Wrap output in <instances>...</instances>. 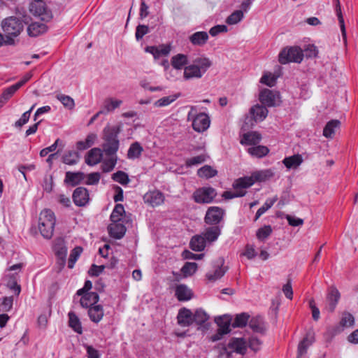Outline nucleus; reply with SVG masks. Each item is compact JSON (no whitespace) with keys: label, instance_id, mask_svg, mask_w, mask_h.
<instances>
[{"label":"nucleus","instance_id":"nucleus-39","mask_svg":"<svg viewBox=\"0 0 358 358\" xmlns=\"http://www.w3.org/2000/svg\"><path fill=\"white\" fill-rule=\"evenodd\" d=\"M278 200V196H275L272 199H268L262 207H260L255 215V221H257L264 213L271 208L275 201Z\"/></svg>","mask_w":358,"mask_h":358},{"label":"nucleus","instance_id":"nucleus-42","mask_svg":"<svg viewBox=\"0 0 358 358\" xmlns=\"http://www.w3.org/2000/svg\"><path fill=\"white\" fill-rule=\"evenodd\" d=\"M187 63V57L182 54H178L171 59V64L176 69H181Z\"/></svg>","mask_w":358,"mask_h":358},{"label":"nucleus","instance_id":"nucleus-30","mask_svg":"<svg viewBox=\"0 0 358 358\" xmlns=\"http://www.w3.org/2000/svg\"><path fill=\"white\" fill-rule=\"evenodd\" d=\"M46 30L47 26L45 24L37 22H32L27 28L28 34L34 37L45 32Z\"/></svg>","mask_w":358,"mask_h":358},{"label":"nucleus","instance_id":"nucleus-4","mask_svg":"<svg viewBox=\"0 0 358 358\" xmlns=\"http://www.w3.org/2000/svg\"><path fill=\"white\" fill-rule=\"evenodd\" d=\"M303 58V53L299 47H287L282 49L278 56V61L282 64L289 62L300 63Z\"/></svg>","mask_w":358,"mask_h":358},{"label":"nucleus","instance_id":"nucleus-62","mask_svg":"<svg viewBox=\"0 0 358 358\" xmlns=\"http://www.w3.org/2000/svg\"><path fill=\"white\" fill-rule=\"evenodd\" d=\"M149 31V28L146 25L139 24L136 27V38L138 41L141 39Z\"/></svg>","mask_w":358,"mask_h":358},{"label":"nucleus","instance_id":"nucleus-43","mask_svg":"<svg viewBox=\"0 0 358 358\" xmlns=\"http://www.w3.org/2000/svg\"><path fill=\"white\" fill-rule=\"evenodd\" d=\"M250 315L246 313H242L236 315L234 322L232 323L233 327H243L246 326L248 322Z\"/></svg>","mask_w":358,"mask_h":358},{"label":"nucleus","instance_id":"nucleus-2","mask_svg":"<svg viewBox=\"0 0 358 358\" xmlns=\"http://www.w3.org/2000/svg\"><path fill=\"white\" fill-rule=\"evenodd\" d=\"M55 222V217L52 210L45 209L41 212L38 229L44 238L49 239L52 236Z\"/></svg>","mask_w":358,"mask_h":358},{"label":"nucleus","instance_id":"nucleus-15","mask_svg":"<svg viewBox=\"0 0 358 358\" xmlns=\"http://www.w3.org/2000/svg\"><path fill=\"white\" fill-rule=\"evenodd\" d=\"M175 296L179 301H187L193 298L194 293L186 285L180 284L175 288Z\"/></svg>","mask_w":358,"mask_h":358},{"label":"nucleus","instance_id":"nucleus-1","mask_svg":"<svg viewBox=\"0 0 358 358\" xmlns=\"http://www.w3.org/2000/svg\"><path fill=\"white\" fill-rule=\"evenodd\" d=\"M274 176V173L271 169H266L253 172L249 177L240 178L236 180L233 183L234 188H248L255 182H263Z\"/></svg>","mask_w":358,"mask_h":358},{"label":"nucleus","instance_id":"nucleus-51","mask_svg":"<svg viewBox=\"0 0 358 358\" xmlns=\"http://www.w3.org/2000/svg\"><path fill=\"white\" fill-rule=\"evenodd\" d=\"M243 18L242 10H235L227 18V23L229 24H235L239 22Z\"/></svg>","mask_w":358,"mask_h":358},{"label":"nucleus","instance_id":"nucleus-6","mask_svg":"<svg viewBox=\"0 0 358 358\" xmlns=\"http://www.w3.org/2000/svg\"><path fill=\"white\" fill-rule=\"evenodd\" d=\"M247 343L243 338H231L227 345L222 348V354H225L227 358H231L232 353L236 352L244 355L247 352Z\"/></svg>","mask_w":358,"mask_h":358},{"label":"nucleus","instance_id":"nucleus-10","mask_svg":"<svg viewBox=\"0 0 358 358\" xmlns=\"http://www.w3.org/2000/svg\"><path fill=\"white\" fill-rule=\"evenodd\" d=\"M224 210L218 206L209 207L204 217L205 222L208 224L217 226L223 219Z\"/></svg>","mask_w":358,"mask_h":358},{"label":"nucleus","instance_id":"nucleus-41","mask_svg":"<svg viewBox=\"0 0 358 358\" xmlns=\"http://www.w3.org/2000/svg\"><path fill=\"white\" fill-rule=\"evenodd\" d=\"M233 188L235 189L234 192L231 191H225L222 194V197L224 199H231L236 197H241L245 195L246 191L245 190V188L240 187V188Z\"/></svg>","mask_w":358,"mask_h":358},{"label":"nucleus","instance_id":"nucleus-17","mask_svg":"<svg viewBox=\"0 0 358 358\" xmlns=\"http://www.w3.org/2000/svg\"><path fill=\"white\" fill-rule=\"evenodd\" d=\"M108 229L110 236L116 239L122 238L126 232L125 226L120 222H112L108 225Z\"/></svg>","mask_w":358,"mask_h":358},{"label":"nucleus","instance_id":"nucleus-8","mask_svg":"<svg viewBox=\"0 0 358 358\" xmlns=\"http://www.w3.org/2000/svg\"><path fill=\"white\" fill-rule=\"evenodd\" d=\"M259 99L266 107H275L281 102L280 93L268 89H264L260 92Z\"/></svg>","mask_w":358,"mask_h":358},{"label":"nucleus","instance_id":"nucleus-36","mask_svg":"<svg viewBox=\"0 0 358 358\" xmlns=\"http://www.w3.org/2000/svg\"><path fill=\"white\" fill-rule=\"evenodd\" d=\"M269 152L268 148L264 145H257L250 147L248 149V152L253 157L258 158L266 156Z\"/></svg>","mask_w":358,"mask_h":358},{"label":"nucleus","instance_id":"nucleus-54","mask_svg":"<svg viewBox=\"0 0 358 358\" xmlns=\"http://www.w3.org/2000/svg\"><path fill=\"white\" fill-rule=\"evenodd\" d=\"M57 99L61 101V103L69 108H73L74 107V101L69 96L64 94H57Z\"/></svg>","mask_w":358,"mask_h":358},{"label":"nucleus","instance_id":"nucleus-22","mask_svg":"<svg viewBox=\"0 0 358 358\" xmlns=\"http://www.w3.org/2000/svg\"><path fill=\"white\" fill-rule=\"evenodd\" d=\"M122 125L119 124L113 127H106L103 130V139L104 141H110L113 140H118L117 136L119 133L121 131Z\"/></svg>","mask_w":358,"mask_h":358},{"label":"nucleus","instance_id":"nucleus-33","mask_svg":"<svg viewBox=\"0 0 358 358\" xmlns=\"http://www.w3.org/2000/svg\"><path fill=\"white\" fill-rule=\"evenodd\" d=\"M143 151V147L138 142L133 143L127 152V157L130 159H138L141 157Z\"/></svg>","mask_w":358,"mask_h":358},{"label":"nucleus","instance_id":"nucleus-19","mask_svg":"<svg viewBox=\"0 0 358 358\" xmlns=\"http://www.w3.org/2000/svg\"><path fill=\"white\" fill-rule=\"evenodd\" d=\"M262 140V136L257 131H250L243 134L240 141L241 144L247 145H257Z\"/></svg>","mask_w":358,"mask_h":358},{"label":"nucleus","instance_id":"nucleus-18","mask_svg":"<svg viewBox=\"0 0 358 358\" xmlns=\"http://www.w3.org/2000/svg\"><path fill=\"white\" fill-rule=\"evenodd\" d=\"M102 157V150L100 148H94L91 149L86 155L85 163L89 166H94L99 164Z\"/></svg>","mask_w":358,"mask_h":358},{"label":"nucleus","instance_id":"nucleus-7","mask_svg":"<svg viewBox=\"0 0 358 358\" xmlns=\"http://www.w3.org/2000/svg\"><path fill=\"white\" fill-rule=\"evenodd\" d=\"M228 268V266H224V259L222 257L217 258L212 264V271L206 273V280L209 282H215L224 275Z\"/></svg>","mask_w":358,"mask_h":358},{"label":"nucleus","instance_id":"nucleus-50","mask_svg":"<svg viewBox=\"0 0 358 358\" xmlns=\"http://www.w3.org/2000/svg\"><path fill=\"white\" fill-rule=\"evenodd\" d=\"M272 231L273 229L270 225H265L257 231L256 236L259 240L264 241L272 234Z\"/></svg>","mask_w":358,"mask_h":358},{"label":"nucleus","instance_id":"nucleus-57","mask_svg":"<svg viewBox=\"0 0 358 358\" xmlns=\"http://www.w3.org/2000/svg\"><path fill=\"white\" fill-rule=\"evenodd\" d=\"M217 171L215 168L209 165H203V177L208 179L217 175Z\"/></svg>","mask_w":358,"mask_h":358},{"label":"nucleus","instance_id":"nucleus-37","mask_svg":"<svg viewBox=\"0 0 358 358\" xmlns=\"http://www.w3.org/2000/svg\"><path fill=\"white\" fill-rule=\"evenodd\" d=\"M217 194V191L213 187H203V203H212Z\"/></svg>","mask_w":358,"mask_h":358},{"label":"nucleus","instance_id":"nucleus-28","mask_svg":"<svg viewBox=\"0 0 358 358\" xmlns=\"http://www.w3.org/2000/svg\"><path fill=\"white\" fill-rule=\"evenodd\" d=\"M88 315L90 320L98 323L103 317V310L101 305H94L89 308Z\"/></svg>","mask_w":358,"mask_h":358},{"label":"nucleus","instance_id":"nucleus-25","mask_svg":"<svg viewBox=\"0 0 358 358\" xmlns=\"http://www.w3.org/2000/svg\"><path fill=\"white\" fill-rule=\"evenodd\" d=\"M53 250L57 257L62 262V264H64L67 248L65 246L64 241L62 239L57 240L54 245Z\"/></svg>","mask_w":358,"mask_h":358},{"label":"nucleus","instance_id":"nucleus-38","mask_svg":"<svg viewBox=\"0 0 358 358\" xmlns=\"http://www.w3.org/2000/svg\"><path fill=\"white\" fill-rule=\"evenodd\" d=\"M80 159L78 152L73 150L66 152L62 157L63 163L68 165L76 164Z\"/></svg>","mask_w":358,"mask_h":358},{"label":"nucleus","instance_id":"nucleus-24","mask_svg":"<svg viewBox=\"0 0 358 358\" xmlns=\"http://www.w3.org/2000/svg\"><path fill=\"white\" fill-rule=\"evenodd\" d=\"M340 297L341 294L338 290L336 287H331L327 295L328 309L330 312L334 311Z\"/></svg>","mask_w":358,"mask_h":358},{"label":"nucleus","instance_id":"nucleus-26","mask_svg":"<svg viewBox=\"0 0 358 358\" xmlns=\"http://www.w3.org/2000/svg\"><path fill=\"white\" fill-rule=\"evenodd\" d=\"M122 103V101L121 100L109 97L104 100L101 110L103 111V114H107L119 108Z\"/></svg>","mask_w":358,"mask_h":358},{"label":"nucleus","instance_id":"nucleus-12","mask_svg":"<svg viewBox=\"0 0 358 358\" xmlns=\"http://www.w3.org/2000/svg\"><path fill=\"white\" fill-rule=\"evenodd\" d=\"M34 3L30 4L29 10L34 15L41 17L43 21H49L52 14L45 10L42 0H34Z\"/></svg>","mask_w":358,"mask_h":358},{"label":"nucleus","instance_id":"nucleus-44","mask_svg":"<svg viewBox=\"0 0 358 358\" xmlns=\"http://www.w3.org/2000/svg\"><path fill=\"white\" fill-rule=\"evenodd\" d=\"M125 213L123 205L117 204L111 215H110V220L111 222H121L123 214Z\"/></svg>","mask_w":358,"mask_h":358},{"label":"nucleus","instance_id":"nucleus-56","mask_svg":"<svg viewBox=\"0 0 358 358\" xmlns=\"http://www.w3.org/2000/svg\"><path fill=\"white\" fill-rule=\"evenodd\" d=\"M19 90L17 86L14 84L9 87L6 88L2 93L1 96H0L2 98V99L6 102L14 94L15 92Z\"/></svg>","mask_w":358,"mask_h":358},{"label":"nucleus","instance_id":"nucleus-23","mask_svg":"<svg viewBox=\"0 0 358 358\" xmlns=\"http://www.w3.org/2000/svg\"><path fill=\"white\" fill-rule=\"evenodd\" d=\"M313 342V334L308 332L298 345L297 358H301L303 355L306 354L308 348L311 345Z\"/></svg>","mask_w":358,"mask_h":358},{"label":"nucleus","instance_id":"nucleus-55","mask_svg":"<svg viewBox=\"0 0 358 358\" xmlns=\"http://www.w3.org/2000/svg\"><path fill=\"white\" fill-rule=\"evenodd\" d=\"M189 247L192 250L201 251V235L193 236L190 241Z\"/></svg>","mask_w":358,"mask_h":358},{"label":"nucleus","instance_id":"nucleus-48","mask_svg":"<svg viewBox=\"0 0 358 358\" xmlns=\"http://www.w3.org/2000/svg\"><path fill=\"white\" fill-rule=\"evenodd\" d=\"M197 264L194 262H186L181 268L184 277H187L193 275L197 270Z\"/></svg>","mask_w":358,"mask_h":358},{"label":"nucleus","instance_id":"nucleus-13","mask_svg":"<svg viewBox=\"0 0 358 358\" xmlns=\"http://www.w3.org/2000/svg\"><path fill=\"white\" fill-rule=\"evenodd\" d=\"M144 201L152 207L158 206L164 201V194L158 191H150L147 192L143 196Z\"/></svg>","mask_w":358,"mask_h":358},{"label":"nucleus","instance_id":"nucleus-46","mask_svg":"<svg viewBox=\"0 0 358 358\" xmlns=\"http://www.w3.org/2000/svg\"><path fill=\"white\" fill-rule=\"evenodd\" d=\"M0 300V312H8L12 309L13 304V296H4L1 298Z\"/></svg>","mask_w":358,"mask_h":358},{"label":"nucleus","instance_id":"nucleus-14","mask_svg":"<svg viewBox=\"0 0 358 358\" xmlns=\"http://www.w3.org/2000/svg\"><path fill=\"white\" fill-rule=\"evenodd\" d=\"M268 110L264 105L256 104L250 109L251 120L255 122L263 121L268 115Z\"/></svg>","mask_w":358,"mask_h":358},{"label":"nucleus","instance_id":"nucleus-11","mask_svg":"<svg viewBox=\"0 0 358 358\" xmlns=\"http://www.w3.org/2000/svg\"><path fill=\"white\" fill-rule=\"evenodd\" d=\"M221 234V228L219 226H211L203 231V251L205 248L215 242Z\"/></svg>","mask_w":358,"mask_h":358},{"label":"nucleus","instance_id":"nucleus-9","mask_svg":"<svg viewBox=\"0 0 358 358\" xmlns=\"http://www.w3.org/2000/svg\"><path fill=\"white\" fill-rule=\"evenodd\" d=\"M231 322V317L229 315L220 316L215 318V322L218 326V329L217 333L211 338L213 341L220 340L224 334L230 332Z\"/></svg>","mask_w":358,"mask_h":358},{"label":"nucleus","instance_id":"nucleus-3","mask_svg":"<svg viewBox=\"0 0 358 358\" xmlns=\"http://www.w3.org/2000/svg\"><path fill=\"white\" fill-rule=\"evenodd\" d=\"M177 320L181 327H189L195 323L198 330L201 328V311L199 310H196L195 313L192 314L190 310L182 308L178 311Z\"/></svg>","mask_w":358,"mask_h":358},{"label":"nucleus","instance_id":"nucleus-32","mask_svg":"<svg viewBox=\"0 0 358 358\" xmlns=\"http://www.w3.org/2000/svg\"><path fill=\"white\" fill-rule=\"evenodd\" d=\"M249 326L255 332L263 334L265 331L264 322L260 316L252 317L249 322Z\"/></svg>","mask_w":358,"mask_h":358},{"label":"nucleus","instance_id":"nucleus-34","mask_svg":"<svg viewBox=\"0 0 358 358\" xmlns=\"http://www.w3.org/2000/svg\"><path fill=\"white\" fill-rule=\"evenodd\" d=\"M68 316L69 327L76 333L81 334L83 333V329L78 316L73 312H69Z\"/></svg>","mask_w":358,"mask_h":358},{"label":"nucleus","instance_id":"nucleus-35","mask_svg":"<svg viewBox=\"0 0 358 358\" xmlns=\"http://www.w3.org/2000/svg\"><path fill=\"white\" fill-rule=\"evenodd\" d=\"M96 138L97 136L95 134L91 133L88 134L85 141H80L77 142V148L80 150H83L90 148L94 145Z\"/></svg>","mask_w":358,"mask_h":358},{"label":"nucleus","instance_id":"nucleus-40","mask_svg":"<svg viewBox=\"0 0 358 358\" xmlns=\"http://www.w3.org/2000/svg\"><path fill=\"white\" fill-rule=\"evenodd\" d=\"M335 10L336 15L338 17V20L339 22L341 30L342 32V35L344 38L346 36V31H345V23H344V19L343 17L342 11H341V7L339 0H335Z\"/></svg>","mask_w":358,"mask_h":358},{"label":"nucleus","instance_id":"nucleus-21","mask_svg":"<svg viewBox=\"0 0 358 358\" xmlns=\"http://www.w3.org/2000/svg\"><path fill=\"white\" fill-rule=\"evenodd\" d=\"M85 175L83 172L67 171L65 175L64 182L71 186L79 185L85 178Z\"/></svg>","mask_w":358,"mask_h":358},{"label":"nucleus","instance_id":"nucleus-61","mask_svg":"<svg viewBox=\"0 0 358 358\" xmlns=\"http://www.w3.org/2000/svg\"><path fill=\"white\" fill-rule=\"evenodd\" d=\"M275 78L271 74H264L260 80V82L266 85H268L269 87H272L275 83Z\"/></svg>","mask_w":358,"mask_h":358},{"label":"nucleus","instance_id":"nucleus-16","mask_svg":"<svg viewBox=\"0 0 358 358\" xmlns=\"http://www.w3.org/2000/svg\"><path fill=\"white\" fill-rule=\"evenodd\" d=\"M73 200L78 206H85L89 201L87 189L83 187H77L73 193Z\"/></svg>","mask_w":358,"mask_h":358},{"label":"nucleus","instance_id":"nucleus-49","mask_svg":"<svg viewBox=\"0 0 358 358\" xmlns=\"http://www.w3.org/2000/svg\"><path fill=\"white\" fill-rule=\"evenodd\" d=\"M83 252L81 247H76L71 252L69 259L68 267L72 268L74 266L75 263L80 257Z\"/></svg>","mask_w":358,"mask_h":358},{"label":"nucleus","instance_id":"nucleus-20","mask_svg":"<svg viewBox=\"0 0 358 358\" xmlns=\"http://www.w3.org/2000/svg\"><path fill=\"white\" fill-rule=\"evenodd\" d=\"M80 296V303L83 308H90L96 305L99 299L98 294L94 292L84 293Z\"/></svg>","mask_w":358,"mask_h":358},{"label":"nucleus","instance_id":"nucleus-31","mask_svg":"<svg viewBox=\"0 0 358 358\" xmlns=\"http://www.w3.org/2000/svg\"><path fill=\"white\" fill-rule=\"evenodd\" d=\"M341 122L337 120L329 121L323 129V136L328 138H333L335 134V129L339 127Z\"/></svg>","mask_w":358,"mask_h":358},{"label":"nucleus","instance_id":"nucleus-58","mask_svg":"<svg viewBox=\"0 0 358 358\" xmlns=\"http://www.w3.org/2000/svg\"><path fill=\"white\" fill-rule=\"evenodd\" d=\"M112 178L122 185L127 184L129 182L127 174L120 171L113 173Z\"/></svg>","mask_w":358,"mask_h":358},{"label":"nucleus","instance_id":"nucleus-45","mask_svg":"<svg viewBox=\"0 0 358 358\" xmlns=\"http://www.w3.org/2000/svg\"><path fill=\"white\" fill-rule=\"evenodd\" d=\"M200 69L198 66L190 65L187 66L184 71V77L189 79L193 77H200Z\"/></svg>","mask_w":358,"mask_h":358},{"label":"nucleus","instance_id":"nucleus-60","mask_svg":"<svg viewBox=\"0 0 358 358\" xmlns=\"http://www.w3.org/2000/svg\"><path fill=\"white\" fill-rule=\"evenodd\" d=\"M355 322L354 317L351 313H345L343 315L340 324L342 327H350Z\"/></svg>","mask_w":358,"mask_h":358},{"label":"nucleus","instance_id":"nucleus-59","mask_svg":"<svg viewBox=\"0 0 358 358\" xmlns=\"http://www.w3.org/2000/svg\"><path fill=\"white\" fill-rule=\"evenodd\" d=\"M262 344V342L256 336H252L248 341V347L255 352L260 350Z\"/></svg>","mask_w":358,"mask_h":358},{"label":"nucleus","instance_id":"nucleus-5","mask_svg":"<svg viewBox=\"0 0 358 358\" xmlns=\"http://www.w3.org/2000/svg\"><path fill=\"white\" fill-rule=\"evenodd\" d=\"M1 27L7 38L17 36L24 28L22 21L14 16L4 19L1 22Z\"/></svg>","mask_w":358,"mask_h":358},{"label":"nucleus","instance_id":"nucleus-63","mask_svg":"<svg viewBox=\"0 0 358 358\" xmlns=\"http://www.w3.org/2000/svg\"><path fill=\"white\" fill-rule=\"evenodd\" d=\"M227 30H228V28L226 25L219 24V25H216V26L212 27L209 31V34L212 36H215L220 33L227 32Z\"/></svg>","mask_w":358,"mask_h":358},{"label":"nucleus","instance_id":"nucleus-64","mask_svg":"<svg viewBox=\"0 0 358 358\" xmlns=\"http://www.w3.org/2000/svg\"><path fill=\"white\" fill-rule=\"evenodd\" d=\"M84 347L87 350L88 358H100V355L98 350L94 349L92 346L85 344L84 345Z\"/></svg>","mask_w":358,"mask_h":358},{"label":"nucleus","instance_id":"nucleus-53","mask_svg":"<svg viewBox=\"0 0 358 358\" xmlns=\"http://www.w3.org/2000/svg\"><path fill=\"white\" fill-rule=\"evenodd\" d=\"M35 106H36L35 104L33 105L29 110L24 112L22 114V117L17 121L15 122V126L16 127H21L22 126L25 124L29 121V120L30 118L31 113L33 110V109L34 108Z\"/></svg>","mask_w":358,"mask_h":358},{"label":"nucleus","instance_id":"nucleus-47","mask_svg":"<svg viewBox=\"0 0 358 358\" xmlns=\"http://www.w3.org/2000/svg\"><path fill=\"white\" fill-rule=\"evenodd\" d=\"M193 109L189 113L188 120L192 118V127L193 129L198 132H201V115L198 114L195 115L192 113Z\"/></svg>","mask_w":358,"mask_h":358},{"label":"nucleus","instance_id":"nucleus-29","mask_svg":"<svg viewBox=\"0 0 358 358\" xmlns=\"http://www.w3.org/2000/svg\"><path fill=\"white\" fill-rule=\"evenodd\" d=\"M119 140H113L110 141H104L103 144V151L107 156L113 157L116 155L119 149Z\"/></svg>","mask_w":358,"mask_h":358},{"label":"nucleus","instance_id":"nucleus-52","mask_svg":"<svg viewBox=\"0 0 358 358\" xmlns=\"http://www.w3.org/2000/svg\"><path fill=\"white\" fill-rule=\"evenodd\" d=\"M178 97V95L164 96L156 101L154 105L157 107L166 106L173 102Z\"/></svg>","mask_w":358,"mask_h":358},{"label":"nucleus","instance_id":"nucleus-27","mask_svg":"<svg viewBox=\"0 0 358 358\" xmlns=\"http://www.w3.org/2000/svg\"><path fill=\"white\" fill-rule=\"evenodd\" d=\"M303 161V160L302 156L299 154H297L285 157L282 160V163L288 169H295L302 164Z\"/></svg>","mask_w":358,"mask_h":358}]
</instances>
